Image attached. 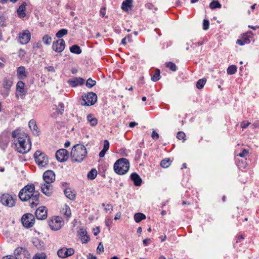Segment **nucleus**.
Segmentation results:
<instances>
[{"mask_svg": "<svg viewBox=\"0 0 259 259\" xmlns=\"http://www.w3.org/2000/svg\"><path fill=\"white\" fill-rule=\"evenodd\" d=\"M64 111V105L62 102L59 103L58 108L57 109V112L58 114H62Z\"/></svg>", "mask_w": 259, "mask_h": 259, "instance_id": "obj_43", "label": "nucleus"}, {"mask_svg": "<svg viewBox=\"0 0 259 259\" xmlns=\"http://www.w3.org/2000/svg\"><path fill=\"white\" fill-rule=\"evenodd\" d=\"M206 81V79L202 78L199 79L196 83V87L198 89H201L203 88Z\"/></svg>", "mask_w": 259, "mask_h": 259, "instance_id": "obj_38", "label": "nucleus"}, {"mask_svg": "<svg viewBox=\"0 0 259 259\" xmlns=\"http://www.w3.org/2000/svg\"><path fill=\"white\" fill-rule=\"evenodd\" d=\"M62 213L67 218H69L71 215V212L69 206L66 205L65 208L62 209Z\"/></svg>", "mask_w": 259, "mask_h": 259, "instance_id": "obj_37", "label": "nucleus"}, {"mask_svg": "<svg viewBox=\"0 0 259 259\" xmlns=\"http://www.w3.org/2000/svg\"><path fill=\"white\" fill-rule=\"evenodd\" d=\"M41 192L46 196H50L53 193V186L51 184L44 183L40 184Z\"/></svg>", "mask_w": 259, "mask_h": 259, "instance_id": "obj_17", "label": "nucleus"}, {"mask_svg": "<svg viewBox=\"0 0 259 259\" xmlns=\"http://www.w3.org/2000/svg\"><path fill=\"white\" fill-rule=\"evenodd\" d=\"M166 66L172 71H176L177 69V67L176 64L171 62L167 63Z\"/></svg>", "mask_w": 259, "mask_h": 259, "instance_id": "obj_42", "label": "nucleus"}, {"mask_svg": "<svg viewBox=\"0 0 259 259\" xmlns=\"http://www.w3.org/2000/svg\"><path fill=\"white\" fill-rule=\"evenodd\" d=\"M68 83L71 87H75L78 85H81L84 83V79L80 77H74L68 81Z\"/></svg>", "mask_w": 259, "mask_h": 259, "instance_id": "obj_19", "label": "nucleus"}, {"mask_svg": "<svg viewBox=\"0 0 259 259\" xmlns=\"http://www.w3.org/2000/svg\"><path fill=\"white\" fill-rule=\"evenodd\" d=\"M209 22L207 19H204L203 21V29L207 30L209 28Z\"/></svg>", "mask_w": 259, "mask_h": 259, "instance_id": "obj_46", "label": "nucleus"}, {"mask_svg": "<svg viewBox=\"0 0 259 259\" xmlns=\"http://www.w3.org/2000/svg\"><path fill=\"white\" fill-rule=\"evenodd\" d=\"M29 127L32 131V133L35 135H39V131L38 130V128L35 120L31 119L29 122Z\"/></svg>", "mask_w": 259, "mask_h": 259, "instance_id": "obj_23", "label": "nucleus"}, {"mask_svg": "<svg viewBox=\"0 0 259 259\" xmlns=\"http://www.w3.org/2000/svg\"><path fill=\"white\" fill-rule=\"evenodd\" d=\"M65 48V42L63 39H59L53 43L52 49L58 53H61L64 51Z\"/></svg>", "mask_w": 259, "mask_h": 259, "instance_id": "obj_12", "label": "nucleus"}, {"mask_svg": "<svg viewBox=\"0 0 259 259\" xmlns=\"http://www.w3.org/2000/svg\"><path fill=\"white\" fill-rule=\"evenodd\" d=\"M52 38L49 35H45L42 37V41L46 45H49L52 42Z\"/></svg>", "mask_w": 259, "mask_h": 259, "instance_id": "obj_40", "label": "nucleus"}, {"mask_svg": "<svg viewBox=\"0 0 259 259\" xmlns=\"http://www.w3.org/2000/svg\"><path fill=\"white\" fill-rule=\"evenodd\" d=\"M132 0H125L122 3L121 8L125 11H127L128 8H131L132 6Z\"/></svg>", "mask_w": 259, "mask_h": 259, "instance_id": "obj_25", "label": "nucleus"}, {"mask_svg": "<svg viewBox=\"0 0 259 259\" xmlns=\"http://www.w3.org/2000/svg\"><path fill=\"white\" fill-rule=\"evenodd\" d=\"M105 210L108 212V211H110L111 212V211H112L113 210V207H112V206L111 204H107L106 205V207L105 208Z\"/></svg>", "mask_w": 259, "mask_h": 259, "instance_id": "obj_51", "label": "nucleus"}, {"mask_svg": "<svg viewBox=\"0 0 259 259\" xmlns=\"http://www.w3.org/2000/svg\"><path fill=\"white\" fill-rule=\"evenodd\" d=\"M46 254L44 253H36L33 257V259H46Z\"/></svg>", "mask_w": 259, "mask_h": 259, "instance_id": "obj_45", "label": "nucleus"}, {"mask_svg": "<svg viewBox=\"0 0 259 259\" xmlns=\"http://www.w3.org/2000/svg\"><path fill=\"white\" fill-rule=\"evenodd\" d=\"M146 218V215L141 212H138L134 215V220L136 223H139L143 220H145Z\"/></svg>", "mask_w": 259, "mask_h": 259, "instance_id": "obj_30", "label": "nucleus"}, {"mask_svg": "<svg viewBox=\"0 0 259 259\" xmlns=\"http://www.w3.org/2000/svg\"><path fill=\"white\" fill-rule=\"evenodd\" d=\"M65 196L70 200H74L75 198V194L70 188H67L64 190Z\"/></svg>", "mask_w": 259, "mask_h": 259, "instance_id": "obj_27", "label": "nucleus"}, {"mask_svg": "<svg viewBox=\"0 0 259 259\" xmlns=\"http://www.w3.org/2000/svg\"><path fill=\"white\" fill-rule=\"evenodd\" d=\"M31 38V34L29 30H26L19 34V42L23 45L27 44Z\"/></svg>", "mask_w": 259, "mask_h": 259, "instance_id": "obj_15", "label": "nucleus"}, {"mask_svg": "<svg viewBox=\"0 0 259 259\" xmlns=\"http://www.w3.org/2000/svg\"><path fill=\"white\" fill-rule=\"evenodd\" d=\"M27 4L26 2H23L17 10V14L19 17L24 18L26 16L25 10Z\"/></svg>", "mask_w": 259, "mask_h": 259, "instance_id": "obj_22", "label": "nucleus"}, {"mask_svg": "<svg viewBox=\"0 0 259 259\" xmlns=\"http://www.w3.org/2000/svg\"><path fill=\"white\" fill-rule=\"evenodd\" d=\"M100 232V230L99 228H97V230H96L95 229H94V235L95 236L97 235Z\"/></svg>", "mask_w": 259, "mask_h": 259, "instance_id": "obj_63", "label": "nucleus"}, {"mask_svg": "<svg viewBox=\"0 0 259 259\" xmlns=\"http://www.w3.org/2000/svg\"><path fill=\"white\" fill-rule=\"evenodd\" d=\"M138 125V123L136 122H131L130 123H129V126L130 127H135L136 125Z\"/></svg>", "mask_w": 259, "mask_h": 259, "instance_id": "obj_58", "label": "nucleus"}, {"mask_svg": "<svg viewBox=\"0 0 259 259\" xmlns=\"http://www.w3.org/2000/svg\"><path fill=\"white\" fill-rule=\"evenodd\" d=\"M106 152H107V151H106V150H105L103 149V150H102L101 151H100V152L99 153V156H100V157H103L105 156V153H106Z\"/></svg>", "mask_w": 259, "mask_h": 259, "instance_id": "obj_55", "label": "nucleus"}, {"mask_svg": "<svg viewBox=\"0 0 259 259\" xmlns=\"http://www.w3.org/2000/svg\"><path fill=\"white\" fill-rule=\"evenodd\" d=\"M150 242V239H145L143 241V244L145 246H147Z\"/></svg>", "mask_w": 259, "mask_h": 259, "instance_id": "obj_54", "label": "nucleus"}, {"mask_svg": "<svg viewBox=\"0 0 259 259\" xmlns=\"http://www.w3.org/2000/svg\"><path fill=\"white\" fill-rule=\"evenodd\" d=\"M209 7L211 9H214L216 8H221L222 5L218 1H213L210 3Z\"/></svg>", "mask_w": 259, "mask_h": 259, "instance_id": "obj_35", "label": "nucleus"}, {"mask_svg": "<svg viewBox=\"0 0 259 259\" xmlns=\"http://www.w3.org/2000/svg\"><path fill=\"white\" fill-rule=\"evenodd\" d=\"M97 175V171L95 169H92L90 170L87 175L88 178L90 180H94Z\"/></svg>", "mask_w": 259, "mask_h": 259, "instance_id": "obj_36", "label": "nucleus"}, {"mask_svg": "<svg viewBox=\"0 0 259 259\" xmlns=\"http://www.w3.org/2000/svg\"><path fill=\"white\" fill-rule=\"evenodd\" d=\"M79 237L82 243H87L90 240V237L87 235V231L83 229H80Z\"/></svg>", "mask_w": 259, "mask_h": 259, "instance_id": "obj_24", "label": "nucleus"}, {"mask_svg": "<svg viewBox=\"0 0 259 259\" xmlns=\"http://www.w3.org/2000/svg\"><path fill=\"white\" fill-rule=\"evenodd\" d=\"M88 153L85 147L82 144H76L71 151V159L72 161L81 162L87 157Z\"/></svg>", "mask_w": 259, "mask_h": 259, "instance_id": "obj_3", "label": "nucleus"}, {"mask_svg": "<svg viewBox=\"0 0 259 259\" xmlns=\"http://www.w3.org/2000/svg\"><path fill=\"white\" fill-rule=\"evenodd\" d=\"M130 167V163L126 158H121L117 160L114 164V170L118 175L126 173Z\"/></svg>", "mask_w": 259, "mask_h": 259, "instance_id": "obj_4", "label": "nucleus"}, {"mask_svg": "<svg viewBox=\"0 0 259 259\" xmlns=\"http://www.w3.org/2000/svg\"><path fill=\"white\" fill-rule=\"evenodd\" d=\"M185 137V134L183 132H179L177 133V138L179 140H183L184 141L186 140Z\"/></svg>", "mask_w": 259, "mask_h": 259, "instance_id": "obj_44", "label": "nucleus"}, {"mask_svg": "<svg viewBox=\"0 0 259 259\" xmlns=\"http://www.w3.org/2000/svg\"><path fill=\"white\" fill-rule=\"evenodd\" d=\"M146 7L149 10H152L154 8V6L151 3H148L146 5Z\"/></svg>", "mask_w": 259, "mask_h": 259, "instance_id": "obj_56", "label": "nucleus"}, {"mask_svg": "<svg viewBox=\"0 0 259 259\" xmlns=\"http://www.w3.org/2000/svg\"><path fill=\"white\" fill-rule=\"evenodd\" d=\"M39 192L35 190L33 184L27 185L19 193V198L22 201L29 202L31 207L37 206L39 203Z\"/></svg>", "mask_w": 259, "mask_h": 259, "instance_id": "obj_2", "label": "nucleus"}, {"mask_svg": "<svg viewBox=\"0 0 259 259\" xmlns=\"http://www.w3.org/2000/svg\"><path fill=\"white\" fill-rule=\"evenodd\" d=\"M34 158L36 163L39 167H45L48 165L49 159L45 153L40 151H36L34 154Z\"/></svg>", "mask_w": 259, "mask_h": 259, "instance_id": "obj_5", "label": "nucleus"}, {"mask_svg": "<svg viewBox=\"0 0 259 259\" xmlns=\"http://www.w3.org/2000/svg\"><path fill=\"white\" fill-rule=\"evenodd\" d=\"M56 157L59 162H64L67 160L68 152L65 149L58 150L56 153Z\"/></svg>", "mask_w": 259, "mask_h": 259, "instance_id": "obj_14", "label": "nucleus"}, {"mask_svg": "<svg viewBox=\"0 0 259 259\" xmlns=\"http://www.w3.org/2000/svg\"><path fill=\"white\" fill-rule=\"evenodd\" d=\"M243 239H244V237H243V235H240L238 236L236 242H240L241 240Z\"/></svg>", "mask_w": 259, "mask_h": 259, "instance_id": "obj_62", "label": "nucleus"}, {"mask_svg": "<svg viewBox=\"0 0 259 259\" xmlns=\"http://www.w3.org/2000/svg\"><path fill=\"white\" fill-rule=\"evenodd\" d=\"M22 223L26 228L32 227L35 222V218L31 213H26L23 215L21 219Z\"/></svg>", "mask_w": 259, "mask_h": 259, "instance_id": "obj_10", "label": "nucleus"}, {"mask_svg": "<svg viewBox=\"0 0 259 259\" xmlns=\"http://www.w3.org/2000/svg\"><path fill=\"white\" fill-rule=\"evenodd\" d=\"M43 179L45 183L51 184L55 180V175L52 170H47L44 173Z\"/></svg>", "mask_w": 259, "mask_h": 259, "instance_id": "obj_16", "label": "nucleus"}, {"mask_svg": "<svg viewBox=\"0 0 259 259\" xmlns=\"http://www.w3.org/2000/svg\"><path fill=\"white\" fill-rule=\"evenodd\" d=\"M248 154V152L246 149H243L241 152L238 154V156L241 157H245L247 156Z\"/></svg>", "mask_w": 259, "mask_h": 259, "instance_id": "obj_48", "label": "nucleus"}, {"mask_svg": "<svg viewBox=\"0 0 259 259\" xmlns=\"http://www.w3.org/2000/svg\"><path fill=\"white\" fill-rule=\"evenodd\" d=\"M160 78V70L158 69H157L155 70L154 74L151 76V80L154 82H156V81L159 80Z\"/></svg>", "mask_w": 259, "mask_h": 259, "instance_id": "obj_34", "label": "nucleus"}, {"mask_svg": "<svg viewBox=\"0 0 259 259\" xmlns=\"http://www.w3.org/2000/svg\"><path fill=\"white\" fill-rule=\"evenodd\" d=\"M70 51L75 54H80L81 53L80 48L77 45H74L70 48Z\"/></svg>", "mask_w": 259, "mask_h": 259, "instance_id": "obj_31", "label": "nucleus"}, {"mask_svg": "<svg viewBox=\"0 0 259 259\" xmlns=\"http://www.w3.org/2000/svg\"><path fill=\"white\" fill-rule=\"evenodd\" d=\"M105 8H102L100 10V14L102 17H104L105 15Z\"/></svg>", "mask_w": 259, "mask_h": 259, "instance_id": "obj_60", "label": "nucleus"}, {"mask_svg": "<svg viewBox=\"0 0 259 259\" xmlns=\"http://www.w3.org/2000/svg\"><path fill=\"white\" fill-rule=\"evenodd\" d=\"M171 163V161L170 158H165L161 160L160 165L163 168H167L169 166Z\"/></svg>", "mask_w": 259, "mask_h": 259, "instance_id": "obj_32", "label": "nucleus"}, {"mask_svg": "<svg viewBox=\"0 0 259 259\" xmlns=\"http://www.w3.org/2000/svg\"><path fill=\"white\" fill-rule=\"evenodd\" d=\"M96 81L93 80L91 78H89L86 82V86L89 88H91L96 85Z\"/></svg>", "mask_w": 259, "mask_h": 259, "instance_id": "obj_41", "label": "nucleus"}, {"mask_svg": "<svg viewBox=\"0 0 259 259\" xmlns=\"http://www.w3.org/2000/svg\"><path fill=\"white\" fill-rule=\"evenodd\" d=\"M2 203L6 206L12 207L15 205L14 198L9 194H4L1 197Z\"/></svg>", "mask_w": 259, "mask_h": 259, "instance_id": "obj_11", "label": "nucleus"}, {"mask_svg": "<svg viewBox=\"0 0 259 259\" xmlns=\"http://www.w3.org/2000/svg\"><path fill=\"white\" fill-rule=\"evenodd\" d=\"M87 120L90 123V125L92 126H96L98 123V119L93 117L92 114H89L87 116Z\"/></svg>", "mask_w": 259, "mask_h": 259, "instance_id": "obj_28", "label": "nucleus"}, {"mask_svg": "<svg viewBox=\"0 0 259 259\" xmlns=\"http://www.w3.org/2000/svg\"><path fill=\"white\" fill-rule=\"evenodd\" d=\"M112 221L110 220L107 219L105 220V224L107 226L110 227Z\"/></svg>", "mask_w": 259, "mask_h": 259, "instance_id": "obj_57", "label": "nucleus"}, {"mask_svg": "<svg viewBox=\"0 0 259 259\" xmlns=\"http://www.w3.org/2000/svg\"><path fill=\"white\" fill-rule=\"evenodd\" d=\"M130 177L136 186H141L142 180L138 174L136 172L132 173Z\"/></svg>", "mask_w": 259, "mask_h": 259, "instance_id": "obj_20", "label": "nucleus"}, {"mask_svg": "<svg viewBox=\"0 0 259 259\" xmlns=\"http://www.w3.org/2000/svg\"><path fill=\"white\" fill-rule=\"evenodd\" d=\"M15 259H30L28 251L25 248L19 247L14 251Z\"/></svg>", "mask_w": 259, "mask_h": 259, "instance_id": "obj_8", "label": "nucleus"}, {"mask_svg": "<svg viewBox=\"0 0 259 259\" xmlns=\"http://www.w3.org/2000/svg\"><path fill=\"white\" fill-rule=\"evenodd\" d=\"M35 215L38 220H44L47 217V209L45 206L39 207L35 211Z\"/></svg>", "mask_w": 259, "mask_h": 259, "instance_id": "obj_18", "label": "nucleus"}, {"mask_svg": "<svg viewBox=\"0 0 259 259\" xmlns=\"http://www.w3.org/2000/svg\"><path fill=\"white\" fill-rule=\"evenodd\" d=\"M252 125L254 127H259V121H255Z\"/></svg>", "mask_w": 259, "mask_h": 259, "instance_id": "obj_64", "label": "nucleus"}, {"mask_svg": "<svg viewBox=\"0 0 259 259\" xmlns=\"http://www.w3.org/2000/svg\"><path fill=\"white\" fill-rule=\"evenodd\" d=\"M120 217H121V213L120 212H117L114 217V220H118L120 218Z\"/></svg>", "mask_w": 259, "mask_h": 259, "instance_id": "obj_59", "label": "nucleus"}, {"mask_svg": "<svg viewBox=\"0 0 259 259\" xmlns=\"http://www.w3.org/2000/svg\"><path fill=\"white\" fill-rule=\"evenodd\" d=\"M151 137L153 140H157L159 138V134L155 130H153Z\"/></svg>", "mask_w": 259, "mask_h": 259, "instance_id": "obj_49", "label": "nucleus"}, {"mask_svg": "<svg viewBox=\"0 0 259 259\" xmlns=\"http://www.w3.org/2000/svg\"><path fill=\"white\" fill-rule=\"evenodd\" d=\"M68 33V30L66 29H62L59 30L57 33L56 34V37L60 39L64 35L67 34Z\"/></svg>", "mask_w": 259, "mask_h": 259, "instance_id": "obj_39", "label": "nucleus"}, {"mask_svg": "<svg viewBox=\"0 0 259 259\" xmlns=\"http://www.w3.org/2000/svg\"><path fill=\"white\" fill-rule=\"evenodd\" d=\"M17 76L19 79H24L27 77V73L24 66H20L17 68Z\"/></svg>", "mask_w": 259, "mask_h": 259, "instance_id": "obj_21", "label": "nucleus"}, {"mask_svg": "<svg viewBox=\"0 0 259 259\" xmlns=\"http://www.w3.org/2000/svg\"><path fill=\"white\" fill-rule=\"evenodd\" d=\"M83 102L81 105L83 106H91L94 105L97 101V96L93 92H89L82 96Z\"/></svg>", "mask_w": 259, "mask_h": 259, "instance_id": "obj_6", "label": "nucleus"}, {"mask_svg": "<svg viewBox=\"0 0 259 259\" xmlns=\"http://www.w3.org/2000/svg\"><path fill=\"white\" fill-rule=\"evenodd\" d=\"M237 71V67L234 65L229 66L227 69V72L228 75L234 74Z\"/></svg>", "mask_w": 259, "mask_h": 259, "instance_id": "obj_33", "label": "nucleus"}, {"mask_svg": "<svg viewBox=\"0 0 259 259\" xmlns=\"http://www.w3.org/2000/svg\"><path fill=\"white\" fill-rule=\"evenodd\" d=\"M45 69H47L48 71L55 72V69L53 66H50L49 67H45Z\"/></svg>", "mask_w": 259, "mask_h": 259, "instance_id": "obj_53", "label": "nucleus"}, {"mask_svg": "<svg viewBox=\"0 0 259 259\" xmlns=\"http://www.w3.org/2000/svg\"><path fill=\"white\" fill-rule=\"evenodd\" d=\"M12 81L7 78H5L3 80L2 85L6 90H10L12 85Z\"/></svg>", "mask_w": 259, "mask_h": 259, "instance_id": "obj_29", "label": "nucleus"}, {"mask_svg": "<svg viewBox=\"0 0 259 259\" xmlns=\"http://www.w3.org/2000/svg\"><path fill=\"white\" fill-rule=\"evenodd\" d=\"M249 124H250V122H243L241 123V127L242 129L246 128Z\"/></svg>", "mask_w": 259, "mask_h": 259, "instance_id": "obj_52", "label": "nucleus"}, {"mask_svg": "<svg viewBox=\"0 0 259 259\" xmlns=\"http://www.w3.org/2000/svg\"><path fill=\"white\" fill-rule=\"evenodd\" d=\"M109 148V143L107 140H105L104 141V147L103 149L104 150L106 151H108Z\"/></svg>", "mask_w": 259, "mask_h": 259, "instance_id": "obj_50", "label": "nucleus"}, {"mask_svg": "<svg viewBox=\"0 0 259 259\" xmlns=\"http://www.w3.org/2000/svg\"><path fill=\"white\" fill-rule=\"evenodd\" d=\"M27 89L25 88V83L22 81H19L16 85V96L17 98L25 99Z\"/></svg>", "mask_w": 259, "mask_h": 259, "instance_id": "obj_9", "label": "nucleus"}, {"mask_svg": "<svg viewBox=\"0 0 259 259\" xmlns=\"http://www.w3.org/2000/svg\"><path fill=\"white\" fill-rule=\"evenodd\" d=\"M3 259H15V256L7 255L3 258Z\"/></svg>", "mask_w": 259, "mask_h": 259, "instance_id": "obj_61", "label": "nucleus"}, {"mask_svg": "<svg viewBox=\"0 0 259 259\" xmlns=\"http://www.w3.org/2000/svg\"><path fill=\"white\" fill-rule=\"evenodd\" d=\"M48 224L52 230H60L64 225V221L60 217H54L48 221Z\"/></svg>", "mask_w": 259, "mask_h": 259, "instance_id": "obj_7", "label": "nucleus"}, {"mask_svg": "<svg viewBox=\"0 0 259 259\" xmlns=\"http://www.w3.org/2000/svg\"><path fill=\"white\" fill-rule=\"evenodd\" d=\"M250 42L249 36L246 35L244 37H243L242 39H238L236 43L240 46H243L245 44H249Z\"/></svg>", "mask_w": 259, "mask_h": 259, "instance_id": "obj_26", "label": "nucleus"}, {"mask_svg": "<svg viewBox=\"0 0 259 259\" xmlns=\"http://www.w3.org/2000/svg\"><path fill=\"white\" fill-rule=\"evenodd\" d=\"M104 252V246L102 242H100L97 248V253L100 254Z\"/></svg>", "mask_w": 259, "mask_h": 259, "instance_id": "obj_47", "label": "nucleus"}, {"mask_svg": "<svg viewBox=\"0 0 259 259\" xmlns=\"http://www.w3.org/2000/svg\"><path fill=\"white\" fill-rule=\"evenodd\" d=\"M15 148L19 153L28 152L31 148V143L28 136L24 132L14 131L12 133Z\"/></svg>", "mask_w": 259, "mask_h": 259, "instance_id": "obj_1", "label": "nucleus"}, {"mask_svg": "<svg viewBox=\"0 0 259 259\" xmlns=\"http://www.w3.org/2000/svg\"><path fill=\"white\" fill-rule=\"evenodd\" d=\"M74 252L75 251L73 248L64 247L58 250L57 254L59 257L64 258L73 255Z\"/></svg>", "mask_w": 259, "mask_h": 259, "instance_id": "obj_13", "label": "nucleus"}]
</instances>
